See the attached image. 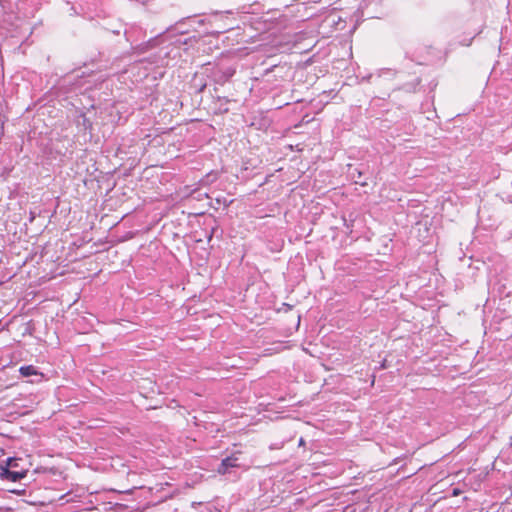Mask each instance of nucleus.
Wrapping results in <instances>:
<instances>
[{
    "mask_svg": "<svg viewBox=\"0 0 512 512\" xmlns=\"http://www.w3.org/2000/svg\"><path fill=\"white\" fill-rule=\"evenodd\" d=\"M284 306H286L287 308H291V306L289 304H284Z\"/></svg>",
    "mask_w": 512,
    "mask_h": 512,
    "instance_id": "423d86ee",
    "label": "nucleus"
},
{
    "mask_svg": "<svg viewBox=\"0 0 512 512\" xmlns=\"http://www.w3.org/2000/svg\"><path fill=\"white\" fill-rule=\"evenodd\" d=\"M2 470V474L5 476V478L13 482L21 480L26 476V471H14L8 468H2Z\"/></svg>",
    "mask_w": 512,
    "mask_h": 512,
    "instance_id": "f03ea898",
    "label": "nucleus"
},
{
    "mask_svg": "<svg viewBox=\"0 0 512 512\" xmlns=\"http://www.w3.org/2000/svg\"><path fill=\"white\" fill-rule=\"evenodd\" d=\"M16 466H17L16 459L9 458V459L7 460V465H6V467H5V468H8V469H10V468H16Z\"/></svg>",
    "mask_w": 512,
    "mask_h": 512,
    "instance_id": "20e7f679",
    "label": "nucleus"
},
{
    "mask_svg": "<svg viewBox=\"0 0 512 512\" xmlns=\"http://www.w3.org/2000/svg\"><path fill=\"white\" fill-rule=\"evenodd\" d=\"M237 460L238 458L235 457L234 455H231L223 459L218 468V473L224 475L228 472L229 468L237 467Z\"/></svg>",
    "mask_w": 512,
    "mask_h": 512,
    "instance_id": "f257e3e1",
    "label": "nucleus"
},
{
    "mask_svg": "<svg viewBox=\"0 0 512 512\" xmlns=\"http://www.w3.org/2000/svg\"><path fill=\"white\" fill-rule=\"evenodd\" d=\"M460 493H461V491H460L458 488H455V489H453V491H452V495H453V496H457V495H459Z\"/></svg>",
    "mask_w": 512,
    "mask_h": 512,
    "instance_id": "39448f33",
    "label": "nucleus"
},
{
    "mask_svg": "<svg viewBox=\"0 0 512 512\" xmlns=\"http://www.w3.org/2000/svg\"><path fill=\"white\" fill-rule=\"evenodd\" d=\"M19 372L21 376L23 377H30L35 375H42L35 366L33 365H27V366H21L19 369Z\"/></svg>",
    "mask_w": 512,
    "mask_h": 512,
    "instance_id": "7ed1b4c3",
    "label": "nucleus"
}]
</instances>
